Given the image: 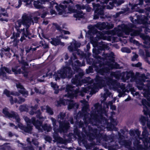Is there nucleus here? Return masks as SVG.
I'll list each match as a JSON object with an SVG mask.
<instances>
[{"instance_id": "32", "label": "nucleus", "mask_w": 150, "mask_h": 150, "mask_svg": "<svg viewBox=\"0 0 150 150\" xmlns=\"http://www.w3.org/2000/svg\"><path fill=\"white\" fill-rule=\"evenodd\" d=\"M2 113L5 115L6 117L8 118H10L11 115V113H9L8 111V108L6 107H5L3 109Z\"/></svg>"}, {"instance_id": "13", "label": "nucleus", "mask_w": 150, "mask_h": 150, "mask_svg": "<svg viewBox=\"0 0 150 150\" xmlns=\"http://www.w3.org/2000/svg\"><path fill=\"white\" fill-rule=\"evenodd\" d=\"M134 76V73L131 71L123 72L121 74L122 79L125 81L128 80L131 77L133 78Z\"/></svg>"}, {"instance_id": "50", "label": "nucleus", "mask_w": 150, "mask_h": 150, "mask_svg": "<svg viewBox=\"0 0 150 150\" xmlns=\"http://www.w3.org/2000/svg\"><path fill=\"white\" fill-rule=\"evenodd\" d=\"M120 69V65L117 62H115L112 63V66L111 68V70L113 69Z\"/></svg>"}, {"instance_id": "24", "label": "nucleus", "mask_w": 150, "mask_h": 150, "mask_svg": "<svg viewBox=\"0 0 150 150\" xmlns=\"http://www.w3.org/2000/svg\"><path fill=\"white\" fill-rule=\"evenodd\" d=\"M106 24L104 22L101 23L98 22L96 25V28L100 30H103L104 29H106Z\"/></svg>"}, {"instance_id": "4", "label": "nucleus", "mask_w": 150, "mask_h": 150, "mask_svg": "<svg viewBox=\"0 0 150 150\" xmlns=\"http://www.w3.org/2000/svg\"><path fill=\"white\" fill-rule=\"evenodd\" d=\"M105 60L98 61V62L92 63V66L96 71L101 75L103 76L107 74H109L110 72V69L104 66V62Z\"/></svg>"}, {"instance_id": "6", "label": "nucleus", "mask_w": 150, "mask_h": 150, "mask_svg": "<svg viewBox=\"0 0 150 150\" xmlns=\"http://www.w3.org/2000/svg\"><path fill=\"white\" fill-rule=\"evenodd\" d=\"M59 125V127L58 129L60 133L67 132L70 127V124L69 121L64 120L62 121L58 120Z\"/></svg>"}, {"instance_id": "39", "label": "nucleus", "mask_w": 150, "mask_h": 150, "mask_svg": "<svg viewBox=\"0 0 150 150\" xmlns=\"http://www.w3.org/2000/svg\"><path fill=\"white\" fill-rule=\"evenodd\" d=\"M87 135L89 137V139L90 140H93L95 138L96 136L97 137V135L92 133L89 132L88 134H87Z\"/></svg>"}, {"instance_id": "8", "label": "nucleus", "mask_w": 150, "mask_h": 150, "mask_svg": "<svg viewBox=\"0 0 150 150\" xmlns=\"http://www.w3.org/2000/svg\"><path fill=\"white\" fill-rule=\"evenodd\" d=\"M77 74L75 75L74 77H73L71 80V82L72 84L75 85L76 86H81V79H82L84 75V73L83 72H78Z\"/></svg>"}, {"instance_id": "62", "label": "nucleus", "mask_w": 150, "mask_h": 150, "mask_svg": "<svg viewBox=\"0 0 150 150\" xmlns=\"http://www.w3.org/2000/svg\"><path fill=\"white\" fill-rule=\"evenodd\" d=\"M16 87L18 89H24V88L23 86L20 83L16 84Z\"/></svg>"}, {"instance_id": "22", "label": "nucleus", "mask_w": 150, "mask_h": 150, "mask_svg": "<svg viewBox=\"0 0 150 150\" xmlns=\"http://www.w3.org/2000/svg\"><path fill=\"white\" fill-rule=\"evenodd\" d=\"M79 105L77 103H75L73 100H70L68 105L69 110L72 109H77L78 108Z\"/></svg>"}, {"instance_id": "52", "label": "nucleus", "mask_w": 150, "mask_h": 150, "mask_svg": "<svg viewBox=\"0 0 150 150\" xmlns=\"http://www.w3.org/2000/svg\"><path fill=\"white\" fill-rule=\"evenodd\" d=\"M104 66L107 65L108 67L110 69V70H111V68L112 66V63L111 62L109 61H106L105 62H104Z\"/></svg>"}, {"instance_id": "9", "label": "nucleus", "mask_w": 150, "mask_h": 150, "mask_svg": "<svg viewBox=\"0 0 150 150\" xmlns=\"http://www.w3.org/2000/svg\"><path fill=\"white\" fill-rule=\"evenodd\" d=\"M72 57H71L69 60V65L72 66V69L75 72H79L80 69L79 67L81 66V62L79 60H76L73 62L72 60Z\"/></svg>"}, {"instance_id": "49", "label": "nucleus", "mask_w": 150, "mask_h": 150, "mask_svg": "<svg viewBox=\"0 0 150 150\" xmlns=\"http://www.w3.org/2000/svg\"><path fill=\"white\" fill-rule=\"evenodd\" d=\"M110 75L113 76L116 79H119L120 77V75L115 72H112L110 74Z\"/></svg>"}, {"instance_id": "58", "label": "nucleus", "mask_w": 150, "mask_h": 150, "mask_svg": "<svg viewBox=\"0 0 150 150\" xmlns=\"http://www.w3.org/2000/svg\"><path fill=\"white\" fill-rule=\"evenodd\" d=\"M136 18H134V21L133 22V23L135 24H139V15H137L136 16Z\"/></svg>"}, {"instance_id": "53", "label": "nucleus", "mask_w": 150, "mask_h": 150, "mask_svg": "<svg viewBox=\"0 0 150 150\" xmlns=\"http://www.w3.org/2000/svg\"><path fill=\"white\" fill-rule=\"evenodd\" d=\"M114 27V24L109 23H107L106 27V30H109L112 29Z\"/></svg>"}, {"instance_id": "42", "label": "nucleus", "mask_w": 150, "mask_h": 150, "mask_svg": "<svg viewBox=\"0 0 150 150\" xmlns=\"http://www.w3.org/2000/svg\"><path fill=\"white\" fill-rule=\"evenodd\" d=\"M51 120L53 125L54 129V130L58 127V125H57V121L53 117H51Z\"/></svg>"}, {"instance_id": "55", "label": "nucleus", "mask_w": 150, "mask_h": 150, "mask_svg": "<svg viewBox=\"0 0 150 150\" xmlns=\"http://www.w3.org/2000/svg\"><path fill=\"white\" fill-rule=\"evenodd\" d=\"M90 88L88 87H85V88H82L81 89V90L83 92H84L85 93H88L89 92V89Z\"/></svg>"}, {"instance_id": "60", "label": "nucleus", "mask_w": 150, "mask_h": 150, "mask_svg": "<svg viewBox=\"0 0 150 150\" xmlns=\"http://www.w3.org/2000/svg\"><path fill=\"white\" fill-rule=\"evenodd\" d=\"M20 63L22 64V66H28V64L27 62L25 61L24 60L22 59L20 62Z\"/></svg>"}, {"instance_id": "25", "label": "nucleus", "mask_w": 150, "mask_h": 150, "mask_svg": "<svg viewBox=\"0 0 150 150\" xmlns=\"http://www.w3.org/2000/svg\"><path fill=\"white\" fill-rule=\"evenodd\" d=\"M74 88V87L72 85L67 84L66 85L65 91L67 93V94L69 97L71 92L73 91Z\"/></svg>"}, {"instance_id": "46", "label": "nucleus", "mask_w": 150, "mask_h": 150, "mask_svg": "<svg viewBox=\"0 0 150 150\" xmlns=\"http://www.w3.org/2000/svg\"><path fill=\"white\" fill-rule=\"evenodd\" d=\"M147 117L143 116H142L140 119V121L141 122L142 124L144 125L145 124L146 122L147 121Z\"/></svg>"}, {"instance_id": "64", "label": "nucleus", "mask_w": 150, "mask_h": 150, "mask_svg": "<svg viewBox=\"0 0 150 150\" xmlns=\"http://www.w3.org/2000/svg\"><path fill=\"white\" fill-rule=\"evenodd\" d=\"M26 109L27 108L25 105H22L20 106V109L21 111H25Z\"/></svg>"}, {"instance_id": "27", "label": "nucleus", "mask_w": 150, "mask_h": 150, "mask_svg": "<svg viewBox=\"0 0 150 150\" xmlns=\"http://www.w3.org/2000/svg\"><path fill=\"white\" fill-rule=\"evenodd\" d=\"M53 138L55 141L60 143L63 140L62 138L60 137L57 132H55L53 134Z\"/></svg>"}, {"instance_id": "11", "label": "nucleus", "mask_w": 150, "mask_h": 150, "mask_svg": "<svg viewBox=\"0 0 150 150\" xmlns=\"http://www.w3.org/2000/svg\"><path fill=\"white\" fill-rule=\"evenodd\" d=\"M100 52L98 49L96 48H93V56L95 59V60L93 61V59H91L93 63H96L98 62V61H101L103 60H105L104 57H102L98 55L99 54H100Z\"/></svg>"}, {"instance_id": "10", "label": "nucleus", "mask_w": 150, "mask_h": 150, "mask_svg": "<svg viewBox=\"0 0 150 150\" xmlns=\"http://www.w3.org/2000/svg\"><path fill=\"white\" fill-rule=\"evenodd\" d=\"M139 139L142 140L144 146L140 144L135 148V149L136 150H148L149 149L148 143L149 142V141L147 139L145 138L144 137L140 138Z\"/></svg>"}, {"instance_id": "2", "label": "nucleus", "mask_w": 150, "mask_h": 150, "mask_svg": "<svg viewBox=\"0 0 150 150\" xmlns=\"http://www.w3.org/2000/svg\"><path fill=\"white\" fill-rule=\"evenodd\" d=\"M95 81L96 86L100 89L105 87L106 85L110 88H115L118 86L119 84V83L117 80L109 76L103 78L97 75L95 79Z\"/></svg>"}, {"instance_id": "20", "label": "nucleus", "mask_w": 150, "mask_h": 150, "mask_svg": "<svg viewBox=\"0 0 150 150\" xmlns=\"http://www.w3.org/2000/svg\"><path fill=\"white\" fill-rule=\"evenodd\" d=\"M139 21L140 24H143L144 25L146 26L148 24V21L149 20V18L147 16H139Z\"/></svg>"}, {"instance_id": "51", "label": "nucleus", "mask_w": 150, "mask_h": 150, "mask_svg": "<svg viewBox=\"0 0 150 150\" xmlns=\"http://www.w3.org/2000/svg\"><path fill=\"white\" fill-rule=\"evenodd\" d=\"M74 133L75 135L79 137L80 136V132L79 130L77 128L74 129Z\"/></svg>"}, {"instance_id": "15", "label": "nucleus", "mask_w": 150, "mask_h": 150, "mask_svg": "<svg viewBox=\"0 0 150 150\" xmlns=\"http://www.w3.org/2000/svg\"><path fill=\"white\" fill-rule=\"evenodd\" d=\"M4 94L6 95L7 97L10 98V101L11 105L13 104V96H10V95L16 96H19V93H18L16 92L15 94L13 92H11L10 93V91L8 90L7 89H5L4 91Z\"/></svg>"}, {"instance_id": "45", "label": "nucleus", "mask_w": 150, "mask_h": 150, "mask_svg": "<svg viewBox=\"0 0 150 150\" xmlns=\"http://www.w3.org/2000/svg\"><path fill=\"white\" fill-rule=\"evenodd\" d=\"M57 107H60L61 106V105H65V102L64 101V99L62 98H60L59 101H57Z\"/></svg>"}, {"instance_id": "17", "label": "nucleus", "mask_w": 150, "mask_h": 150, "mask_svg": "<svg viewBox=\"0 0 150 150\" xmlns=\"http://www.w3.org/2000/svg\"><path fill=\"white\" fill-rule=\"evenodd\" d=\"M93 45L94 47H97L100 52H101L103 50H105L107 48V45L104 44H101L100 43L98 42L97 41H96L94 42Z\"/></svg>"}, {"instance_id": "63", "label": "nucleus", "mask_w": 150, "mask_h": 150, "mask_svg": "<svg viewBox=\"0 0 150 150\" xmlns=\"http://www.w3.org/2000/svg\"><path fill=\"white\" fill-rule=\"evenodd\" d=\"M53 25L55 26L57 30H59V31H62V30L61 29V27L57 24V23H54L53 24Z\"/></svg>"}, {"instance_id": "30", "label": "nucleus", "mask_w": 150, "mask_h": 150, "mask_svg": "<svg viewBox=\"0 0 150 150\" xmlns=\"http://www.w3.org/2000/svg\"><path fill=\"white\" fill-rule=\"evenodd\" d=\"M52 40L50 41V43L54 46L59 45L61 42L60 39L53 38L52 39Z\"/></svg>"}, {"instance_id": "61", "label": "nucleus", "mask_w": 150, "mask_h": 150, "mask_svg": "<svg viewBox=\"0 0 150 150\" xmlns=\"http://www.w3.org/2000/svg\"><path fill=\"white\" fill-rule=\"evenodd\" d=\"M25 120L27 124L28 123L31 124V123H32V118L31 120H30L29 118L26 117H25Z\"/></svg>"}, {"instance_id": "38", "label": "nucleus", "mask_w": 150, "mask_h": 150, "mask_svg": "<svg viewBox=\"0 0 150 150\" xmlns=\"http://www.w3.org/2000/svg\"><path fill=\"white\" fill-rule=\"evenodd\" d=\"M79 91H80L79 89H75L74 88L73 91H72L71 92V94H70V95L69 97H73L75 96V95H76L79 93Z\"/></svg>"}, {"instance_id": "43", "label": "nucleus", "mask_w": 150, "mask_h": 150, "mask_svg": "<svg viewBox=\"0 0 150 150\" xmlns=\"http://www.w3.org/2000/svg\"><path fill=\"white\" fill-rule=\"evenodd\" d=\"M35 114H36V117L39 119H42L43 117L41 116L42 112L40 110H38L35 112Z\"/></svg>"}, {"instance_id": "12", "label": "nucleus", "mask_w": 150, "mask_h": 150, "mask_svg": "<svg viewBox=\"0 0 150 150\" xmlns=\"http://www.w3.org/2000/svg\"><path fill=\"white\" fill-rule=\"evenodd\" d=\"M30 22H29V23H28V24H26L25 21L24 22V23H23L24 25H25V35H26L25 36L28 37V38L29 39H30L32 38L33 37V36H31L30 37L29 36L30 35H31V34L30 32L29 28L32 23L33 25L34 24V22L33 21V18L31 16H30Z\"/></svg>"}, {"instance_id": "57", "label": "nucleus", "mask_w": 150, "mask_h": 150, "mask_svg": "<svg viewBox=\"0 0 150 150\" xmlns=\"http://www.w3.org/2000/svg\"><path fill=\"white\" fill-rule=\"evenodd\" d=\"M91 119L89 118L88 119H87L86 117V116H85L84 117V123L85 125H87L88 124L91 122Z\"/></svg>"}, {"instance_id": "33", "label": "nucleus", "mask_w": 150, "mask_h": 150, "mask_svg": "<svg viewBox=\"0 0 150 150\" xmlns=\"http://www.w3.org/2000/svg\"><path fill=\"white\" fill-rule=\"evenodd\" d=\"M2 16H6L8 17V14L6 12L5 13H0V21H5L6 22L8 21V20L7 18H3Z\"/></svg>"}, {"instance_id": "14", "label": "nucleus", "mask_w": 150, "mask_h": 150, "mask_svg": "<svg viewBox=\"0 0 150 150\" xmlns=\"http://www.w3.org/2000/svg\"><path fill=\"white\" fill-rule=\"evenodd\" d=\"M68 6L66 4H60L59 6L57 4L55 6V8L59 15H62L65 11L66 8Z\"/></svg>"}, {"instance_id": "37", "label": "nucleus", "mask_w": 150, "mask_h": 150, "mask_svg": "<svg viewBox=\"0 0 150 150\" xmlns=\"http://www.w3.org/2000/svg\"><path fill=\"white\" fill-rule=\"evenodd\" d=\"M42 127L44 131H47V132H50L52 129L50 126L48 125L46 123L42 125Z\"/></svg>"}, {"instance_id": "48", "label": "nucleus", "mask_w": 150, "mask_h": 150, "mask_svg": "<svg viewBox=\"0 0 150 150\" xmlns=\"http://www.w3.org/2000/svg\"><path fill=\"white\" fill-rule=\"evenodd\" d=\"M121 51L123 52H126L127 53H130L131 52V50L128 48L127 47H122L121 49Z\"/></svg>"}, {"instance_id": "54", "label": "nucleus", "mask_w": 150, "mask_h": 150, "mask_svg": "<svg viewBox=\"0 0 150 150\" xmlns=\"http://www.w3.org/2000/svg\"><path fill=\"white\" fill-rule=\"evenodd\" d=\"M141 143L140 142V141L138 139L135 140L134 142H133V144L134 147L135 148L137 147L140 144V143Z\"/></svg>"}, {"instance_id": "31", "label": "nucleus", "mask_w": 150, "mask_h": 150, "mask_svg": "<svg viewBox=\"0 0 150 150\" xmlns=\"http://www.w3.org/2000/svg\"><path fill=\"white\" fill-rule=\"evenodd\" d=\"M91 59H89L87 60V62L89 63V64H91L92 63V61L89 62V61H90ZM93 67L92 65V66H89L88 69L86 70V73L87 74H89L90 73H92L93 72Z\"/></svg>"}, {"instance_id": "56", "label": "nucleus", "mask_w": 150, "mask_h": 150, "mask_svg": "<svg viewBox=\"0 0 150 150\" xmlns=\"http://www.w3.org/2000/svg\"><path fill=\"white\" fill-rule=\"evenodd\" d=\"M46 110L47 112L49 113L50 115H52L54 114L53 110L50 107H48L47 108Z\"/></svg>"}, {"instance_id": "40", "label": "nucleus", "mask_w": 150, "mask_h": 150, "mask_svg": "<svg viewBox=\"0 0 150 150\" xmlns=\"http://www.w3.org/2000/svg\"><path fill=\"white\" fill-rule=\"evenodd\" d=\"M75 7L76 10L80 11L81 9L84 10L86 9V6L84 4L81 5L79 4H76L75 5Z\"/></svg>"}, {"instance_id": "1", "label": "nucleus", "mask_w": 150, "mask_h": 150, "mask_svg": "<svg viewBox=\"0 0 150 150\" xmlns=\"http://www.w3.org/2000/svg\"><path fill=\"white\" fill-rule=\"evenodd\" d=\"M30 16H28V14H23L22 16L21 19H19L17 20L14 23V27L16 30L17 33L13 32L11 38L13 39V41L16 42L17 43L19 42V40L17 39V38L20 36V33L22 32V35H25V29L23 28V29H20V28L23 25L25 27V25H24V22H25L26 24H28L30 22Z\"/></svg>"}, {"instance_id": "28", "label": "nucleus", "mask_w": 150, "mask_h": 150, "mask_svg": "<svg viewBox=\"0 0 150 150\" xmlns=\"http://www.w3.org/2000/svg\"><path fill=\"white\" fill-rule=\"evenodd\" d=\"M25 101V99L21 97H19L17 98H15L13 99V104L15 103H18V104H21L22 103Z\"/></svg>"}, {"instance_id": "59", "label": "nucleus", "mask_w": 150, "mask_h": 150, "mask_svg": "<svg viewBox=\"0 0 150 150\" xmlns=\"http://www.w3.org/2000/svg\"><path fill=\"white\" fill-rule=\"evenodd\" d=\"M51 86L53 88L54 90H56L59 88V86L56 83H54L52 82L51 83Z\"/></svg>"}, {"instance_id": "7", "label": "nucleus", "mask_w": 150, "mask_h": 150, "mask_svg": "<svg viewBox=\"0 0 150 150\" xmlns=\"http://www.w3.org/2000/svg\"><path fill=\"white\" fill-rule=\"evenodd\" d=\"M97 140L99 141L102 140L103 142L111 143L114 141V137L112 135H107L106 134L101 133L98 135Z\"/></svg>"}, {"instance_id": "36", "label": "nucleus", "mask_w": 150, "mask_h": 150, "mask_svg": "<svg viewBox=\"0 0 150 150\" xmlns=\"http://www.w3.org/2000/svg\"><path fill=\"white\" fill-rule=\"evenodd\" d=\"M93 120L96 122H99L100 121L99 116L97 114H94L91 116Z\"/></svg>"}, {"instance_id": "23", "label": "nucleus", "mask_w": 150, "mask_h": 150, "mask_svg": "<svg viewBox=\"0 0 150 150\" xmlns=\"http://www.w3.org/2000/svg\"><path fill=\"white\" fill-rule=\"evenodd\" d=\"M138 4H131L129 3V4L127 5V7L125 8V11H135V8L137 7Z\"/></svg>"}, {"instance_id": "3", "label": "nucleus", "mask_w": 150, "mask_h": 150, "mask_svg": "<svg viewBox=\"0 0 150 150\" xmlns=\"http://www.w3.org/2000/svg\"><path fill=\"white\" fill-rule=\"evenodd\" d=\"M66 65L63 66L60 69L57 71V73L60 75L61 78L64 79L66 78L71 79L75 74V72L73 71L69 65V62H66Z\"/></svg>"}, {"instance_id": "5", "label": "nucleus", "mask_w": 150, "mask_h": 150, "mask_svg": "<svg viewBox=\"0 0 150 150\" xmlns=\"http://www.w3.org/2000/svg\"><path fill=\"white\" fill-rule=\"evenodd\" d=\"M93 9L94 11L93 19L95 20L99 18L104 19V7L99 4H93Z\"/></svg>"}, {"instance_id": "29", "label": "nucleus", "mask_w": 150, "mask_h": 150, "mask_svg": "<svg viewBox=\"0 0 150 150\" xmlns=\"http://www.w3.org/2000/svg\"><path fill=\"white\" fill-rule=\"evenodd\" d=\"M11 115L10 118H13L15 119L16 122L18 123H19L20 121V119L19 116L17 114H16L14 111H11Z\"/></svg>"}, {"instance_id": "21", "label": "nucleus", "mask_w": 150, "mask_h": 150, "mask_svg": "<svg viewBox=\"0 0 150 150\" xmlns=\"http://www.w3.org/2000/svg\"><path fill=\"white\" fill-rule=\"evenodd\" d=\"M81 102L84 104V106L82 108V113H81L80 114V116H81V115H83L87 112L89 105L87 103V101L86 100H81Z\"/></svg>"}, {"instance_id": "44", "label": "nucleus", "mask_w": 150, "mask_h": 150, "mask_svg": "<svg viewBox=\"0 0 150 150\" xmlns=\"http://www.w3.org/2000/svg\"><path fill=\"white\" fill-rule=\"evenodd\" d=\"M143 111L145 115L147 116L150 113V110L149 108L146 106L143 108Z\"/></svg>"}, {"instance_id": "47", "label": "nucleus", "mask_w": 150, "mask_h": 150, "mask_svg": "<svg viewBox=\"0 0 150 150\" xmlns=\"http://www.w3.org/2000/svg\"><path fill=\"white\" fill-rule=\"evenodd\" d=\"M66 116V114L62 112H61L57 116L58 119H60L59 120H63Z\"/></svg>"}, {"instance_id": "26", "label": "nucleus", "mask_w": 150, "mask_h": 150, "mask_svg": "<svg viewBox=\"0 0 150 150\" xmlns=\"http://www.w3.org/2000/svg\"><path fill=\"white\" fill-rule=\"evenodd\" d=\"M42 4L40 2L39 0L34 1L33 2V5L34 7L36 9H43L44 6L42 5Z\"/></svg>"}, {"instance_id": "35", "label": "nucleus", "mask_w": 150, "mask_h": 150, "mask_svg": "<svg viewBox=\"0 0 150 150\" xmlns=\"http://www.w3.org/2000/svg\"><path fill=\"white\" fill-rule=\"evenodd\" d=\"M4 67H3V64L1 65V67L0 68V76H2L3 77L6 78V74L4 72L5 68Z\"/></svg>"}, {"instance_id": "18", "label": "nucleus", "mask_w": 150, "mask_h": 150, "mask_svg": "<svg viewBox=\"0 0 150 150\" xmlns=\"http://www.w3.org/2000/svg\"><path fill=\"white\" fill-rule=\"evenodd\" d=\"M74 17L76 18V20H80L81 19L83 18V13L82 11L80 10H75L74 11Z\"/></svg>"}, {"instance_id": "41", "label": "nucleus", "mask_w": 150, "mask_h": 150, "mask_svg": "<svg viewBox=\"0 0 150 150\" xmlns=\"http://www.w3.org/2000/svg\"><path fill=\"white\" fill-rule=\"evenodd\" d=\"M121 143L122 142V144L124 145L125 147H129L130 146L131 143L128 140H123L120 142Z\"/></svg>"}, {"instance_id": "16", "label": "nucleus", "mask_w": 150, "mask_h": 150, "mask_svg": "<svg viewBox=\"0 0 150 150\" xmlns=\"http://www.w3.org/2000/svg\"><path fill=\"white\" fill-rule=\"evenodd\" d=\"M24 132L31 133L33 129V126L31 124H27L26 126L22 125L19 127Z\"/></svg>"}, {"instance_id": "19", "label": "nucleus", "mask_w": 150, "mask_h": 150, "mask_svg": "<svg viewBox=\"0 0 150 150\" xmlns=\"http://www.w3.org/2000/svg\"><path fill=\"white\" fill-rule=\"evenodd\" d=\"M32 124L36 128L40 130L41 129V127L42 126V121L39 120H36L35 117L32 118Z\"/></svg>"}, {"instance_id": "34", "label": "nucleus", "mask_w": 150, "mask_h": 150, "mask_svg": "<svg viewBox=\"0 0 150 150\" xmlns=\"http://www.w3.org/2000/svg\"><path fill=\"white\" fill-rule=\"evenodd\" d=\"M18 67L16 66L12 68V71L15 74H20L22 73V71H21V69H18Z\"/></svg>"}]
</instances>
